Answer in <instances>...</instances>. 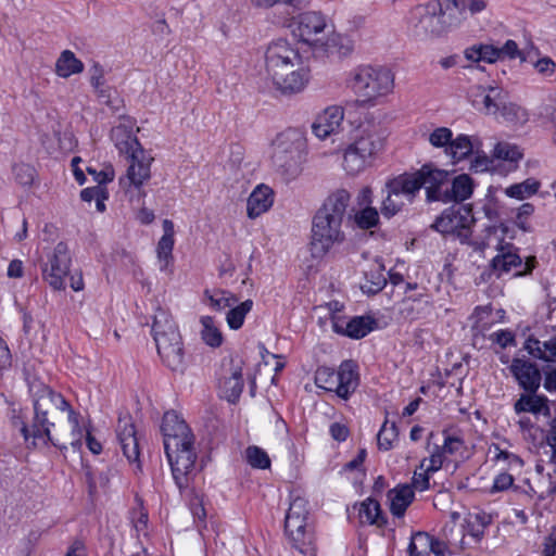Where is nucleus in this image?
I'll return each instance as SVG.
<instances>
[{
	"label": "nucleus",
	"mask_w": 556,
	"mask_h": 556,
	"mask_svg": "<svg viewBox=\"0 0 556 556\" xmlns=\"http://www.w3.org/2000/svg\"><path fill=\"white\" fill-rule=\"evenodd\" d=\"M161 431L174 482L182 494L193 486L201 470L197 467L195 437L187 422L174 410L164 414Z\"/></svg>",
	"instance_id": "nucleus-1"
},
{
	"label": "nucleus",
	"mask_w": 556,
	"mask_h": 556,
	"mask_svg": "<svg viewBox=\"0 0 556 556\" xmlns=\"http://www.w3.org/2000/svg\"><path fill=\"white\" fill-rule=\"evenodd\" d=\"M422 188L429 204L462 203L472 195L475 182L468 174L455 176L453 172L439 168L429 162L414 172H408V177L401 182L402 191L415 193L416 197Z\"/></svg>",
	"instance_id": "nucleus-2"
},
{
	"label": "nucleus",
	"mask_w": 556,
	"mask_h": 556,
	"mask_svg": "<svg viewBox=\"0 0 556 556\" xmlns=\"http://www.w3.org/2000/svg\"><path fill=\"white\" fill-rule=\"evenodd\" d=\"M29 392L33 396L34 406V447L52 444L60 451L67 450L65 444L60 443L51 435V429L54 427V422L49 420L48 414L52 407H55L62 412H67V419L72 425L73 435L71 446L75 451H80L83 446V429L79 424L80 414L73 409L61 393L55 392L41 381H34L29 386Z\"/></svg>",
	"instance_id": "nucleus-3"
},
{
	"label": "nucleus",
	"mask_w": 556,
	"mask_h": 556,
	"mask_svg": "<svg viewBox=\"0 0 556 556\" xmlns=\"http://www.w3.org/2000/svg\"><path fill=\"white\" fill-rule=\"evenodd\" d=\"M351 202V194L345 189H338L331 192L316 211L312 219L311 229V253L315 258H321L330 250L342 244L345 239L343 225L350 219L348 208Z\"/></svg>",
	"instance_id": "nucleus-4"
},
{
	"label": "nucleus",
	"mask_w": 556,
	"mask_h": 556,
	"mask_svg": "<svg viewBox=\"0 0 556 556\" xmlns=\"http://www.w3.org/2000/svg\"><path fill=\"white\" fill-rule=\"evenodd\" d=\"M135 122L123 116L111 129V139L121 154L129 160L126 175L119 178V185L127 191L129 187L140 189L151 178L152 157L146 154L135 135Z\"/></svg>",
	"instance_id": "nucleus-5"
},
{
	"label": "nucleus",
	"mask_w": 556,
	"mask_h": 556,
	"mask_svg": "<svg viewBox=\"0 0 556 556\" xmlns=\"http://www.w3.org/2000/svg\"><path fill=\"white\" fill-rule=\"evenodd\" d=\"M394 73L387 66L358 65L345 74V86L364 103L375 105L394 90Z\"/></svg>",
	"instance_id": "nucleus-6"
},
{
	"label": "nucleus",
	"mask_w": 556,
	"mask_h": 556,
	"mask_svg": "<svg viewBox=\"0 0 556 556\" xmlns=\"http://www.w3.org/2000/svg\"><path fill=\"white\" fill-rule=\"evenodd\" d=\"M273 164L287 180L295 179L306 160V139L298 129L280 132L273 142Z\"/></svg>",
	"instance_id": "nucleus-7"
},
{
	"label": "nucleus",
	"mask_w": 556,
	"mask_h": 556,
	"mask_svg": "<svg viewBox=\"0 0 556 556\" xmlns=\"http://www.w3.org/2000/svg\"><path fill=\"white\" fill-rule=\"evenodd\" d=\"M408 23L417 36L440 37L462 23L446 9V0H430L409 12Z\"/></svg>",
	"instance_id": "nucleus-8"
},
{
	"label": "nucleus",
	"mask_w": 556,
	"mask_h": 556,
	"mask_svg": "<svg viewBox=\"0 0 556 556\" xmlns=\"http://www.w3.org/2000/svg\"><path fill=\"white\" fill-rule=\"evenodd\" d=\"M496 251V255L476 278L477 285L502 279L505 275L510 273H513L514 277H522L532 273L534 258L523 262L519 255V249L513 243H501L497 245Z\"/></svg>",
	"instance_id": "nucleus-9"
},
{
	"label": "nucleus",
	"mask_w": 556,
	"mask_h": 556,
	"mask_svg": "<svg viewBox=\"0 0 556 556\" xmlns=\"http://www.w3.org/2000/svg\"><path fill=\"white\" fill-rule=\"evenodd\" d=\"M476 219L472 215L470 205H452L444 208L440 215L435 217L430 228L442 236H453L463 244L475 245V249H483L481 245L470 241L472 235V226Z\"/></svg>",
	"instance_id": "nucleus-10"
},
{
	"label": "nucleus",
	"mask_w": 556,
	"mask_h": 556,
	"mask_svg": "<svg viewBox=\"0 0 556 556\" xmlns=\"http://www.w3.org/2000/svg\"><path fill=\"white\" fill-rule=\"evenodd\" d=\"M72 255L66 242L60 241L40 263L42 280L53 290H65V278L70 275Z\"/></svg>",
	"instance_id": "nucleus-11"
},
{
	"label": "nucleus",
	"mask_w": 556,
	"mask_h": 556,
	"mask_svg": "<svg viewBox=\"0 0 556 556\" xmlns=\"http://www.w3.org/2000/svg\"><path fill=\"white\" fill-rule=\"evenodd\" d=\"M302 64L299 50L286 39L270 42L265 52L266 72L274 80L281 77V72H288L295 65Z\"/></svg>",
	"instance_id": "nucleus-12"
},
{
	"label": "nucleus",
	"mask_w": 556,
	"mask_h": 556,
	"mask_svg": "<svg viewBox=\"0 0 556 556\" xmlns=\"http://www.w3.org/2000/svg\"><path fill=\"white\" fill-rule=\"evenodd\" d=\"M157 353L163 363L173 371H184L185 352L179 331L153 336Z\"/></svg>",
	"instance_id": "nucleus-13"
},
{
	"label": "nucleus",
	"mask_w": 556,
	"mask_h": 556,
	"mask_svg": "<svg viewBox=\"0 0 556 556\" xmlns=\"http://www.w3.org/2000/svg\"><path fill=\"white\" fill-rule=\"evenodd\" d=\"M376 325V319L369 315L354 316L350 319L338 314H333L331 316V327L333 332L354 340L365 338L375 330Z\"/></svg>",
	"instance_id": "nucleus-14"
},
{
	"label": "nucleus",
	"mask_w": 556,
	"mask_h": 556,
	"mask_svg": "<svg viewBox=\"0 0 556 556\" xmlns=\"http://www.w3.org/2000/svg\"><path fill=\"white\" fill-rule=\"evenodd\" d=\"M285 534L292 548L305 556H313L315 553L314 531L304 520H285Z\"/></svg>",
	"instance_id": "nucleus-15"
},
{
	"label": "nucleus",
	"mask_w": 556,
	"mask_h": 556,
	"mask_svg": "<svg viewBox=\"0 0 556 556\" xmlns=\"http://www.w3.org/2000/svg\"><path fill=\"white\" fill-rule=\"evenodd\" d=\"M476 90L480 92L481 99L473 98V108L484 111L489 114H496L501 112L503 116L514 114L517 116L519 106L515 104H506L505 96L498 88L490 87L489 92L482 86H476Z\"/></svg>",
	"instance_id": "nucleus-16"
},
{
	"label": "nucleus",
	"mask_w": 556,
	"mask_h": 556,
	"mask_svg": "<svg viewBox=\"0 0 556 556\" xmlns=\"http://www.w3.org/2000/svg\"><path fill=\"white\" fill-rule=\"evenodd\" d=\"M406 177H408V172L400 174L387 181L386 189L388 194L380 207L383 217L391 218L403 210L405 203L400 199L401 195L405 197L409 203L415 201V193L410 194L401 190V182H403Z\"/></svg>",
	"instance_id": "nucleus-17"
},
{
	"label": "nucleus",
	"mask_w": 556,
	"mask_h": 556,
	"mask_svg": "<svg viewBox=\"0 0 556 556\" xmlns=\"http://www.w3.org/2000/svg\"><path fill=\"white\" fill-rule=\"evenodd\" d=\"M384 141V131L377 125H368L361 129L359 136H357L351 146L358 151L363 157L372 162L383 150Z\"/></svg>",
	"instance_id": "nucleus-18"
},
{
	"label": "nucleus",
	"mask_w": 556,
	"mask_h": 556,
	"mask_svg": "<svg viewBox=\"0 0 556 556\" xmlns=\"http://www.w3.org/2000/svg\"><path fill=\"white\" fill-rule=\"evenodd\" d=\"M289 26L292 28V34L295 37L311 45L314 41V37L324 31L326 21L324 15L318 12H304L293 17Z\"/></svg>",
	"instance_id": "nucleus-19"
},
{
	"label": "nucleus",
	"mask_w": 556,
	"mask_h": 556,
	"mask_svg": "<svg viewBox=\"0 0 556 556\" xmlns=\"http://www.w3.org/2000/svg\"><path fill=\"white\" fill-rule=\"evenodd\" d=\"M116 435L124 456L129 463L139 462L140 448L135 424L130 416L119 417Z\"/></svg>",
	"instance_id": "nucleus-20"
},
{
	"label": "nucleus",
	"mask_w": 556,
	"mask_h": 556,
	"mask_svg": "<svg viewBox=\"0 0 556 556\" xmlns=\"http://www.w3.org/2000/svg\"><path fill=\"white\" fill-rule=\"evenodd\" d=\"M509 370L525 392L535 393L540 388L542 375L534 363L521 358H514Z\"/></svg>",
	"instance_id": "nucleus-21"
},
{
	"label": "nucleus",
	"mask_w": 556,
	"mask_h": 556,
	"mask_svg": "<svg viewBox=\"0 0 556 556\" xmlns=\"http://www.w3.org/2000/svg\"><path fill=\"white\" fill-rule=\"evenodd\" d=\"M311 79L308 67L299 65L288 72H281V77H276L273 83L277 90L285 96H292L302 92Z\"/></svg>",
	"instance_id": "nucleus-22"
},
{
	"label": "nucleus",
	"mask_w": 556,
	"mask_h": 556,
	"mask_svg": "<svg viewBox=\"0 0 556 556\" xmlns=\"http://www.w3.org/2000/svg\"><path fill=\"white\" fill-rule=\"evenodd\" d=\"M344 118V111L341 106L331 105L318 114L312 125L314 135L319 139H326L339 131Z\"/></svg>",
	"instance_id": "nucleus-23"
},
{
	"label": "nucleus",
	"mask_w": 556,
	"mask_h": 556,
	"mask_svg": "<svg viewBox=\"0 0 556 556\" xmlns=\"http://www.w3.org/2000/svg\"><path fill=\"white\" fill-rule=\"evenodd\" d=\"M337 395L349 400L359 384L358 366L352 359L343 361L337 370Z\"/></svg>",
	"instance_id": "nucleus-24"
},
{
	"label": "nucleus",
	"mask_w": 556,
	"mask_h": 556,
	"mask_svg": "<svg viewBox=\"0 0 556 556\" xmlns=\"http://www.w3.org/2000/svg\"><path fill=\"white\" fill-rule=\"evenodd\" d=\"M273 190L265 185L257 186L248 198L247 213L249 218L254 219L261 216L273 206Z\"/></svg>",
	"instance_id": "nucleus-25"
},
{
	"label": "nucleus",
	"mask_w": 556,
	"mask_h": 556,
	"mask_svg": "<svg viewBox=\"0 0 556 556\" xmlns=\"http://www.w3.org/2000/svg\"><path fill=\"white\" fill-rule=\"evenodd\" d=\"M415 492L409 484H399L388 491L390 511L394 517L402 518L407 507L413 503Z\"/></svg>",
	"instance_id": "nucleus-26"
},
{
	"label": "nucleus",
	"mask_w": 556,
	"mask_h": 556,
	"mask_svg": "<svg viewBox=\"0 0 556 556\" xmlns=\"http://www.w3.org/2000/svg\"><path fill=\"white\" fill-rule=\"evenodd\" d=\"M243 387L244 381L241 367L231 365L230 376L224 377L219 380L222 397L226 399L229 403L235 404L240 399Z\"/></svg>",
	"instance_id": "nucleus-27"
},
{
	"label": "nucleus",
	"mask_w": 556,
	"mask_h": 556,
	"mask_svg": "<svg viewBox=\"0 0 556 556\" xmlns=\"http://www.w3.org/2000/svg\"><path fill=\"white\" fill-rule=\"evenodd\" d=\"M523 349L534 358L548 363L556 362V336L543 342L530 336L526 340Z\"/></svg>",
	"instance_id": "nucleus-28"
},
{
	"label": "nucleus",
	"mask_w": 556,
	"mask_h": 556,
	"mask_svg": "<svg viewBox=\"0 0 556 556\" xmlns=\"http://www.w3.org/2000/svg\"><path fill=\"white\" fill-rule=\"evenodd\" d=\"M517 414L532 413L534 415H549L548 399L545 395L535 393H523L514 404Z\"/></svg>",
	"instance_id": "nucleus-29"
},
{
	"label": "nucleus",
	"mask_w": 556,
	"mask_h": 556,
	"mask_svg": "<svg viewBox=\"0 0 556 556\" xmlns=\"http://www.w3.org/2000/svg\"><path fill=\"white\" fill-rule=\"evenodd\" d=\"M163 236L161 237L156 252L157 257L161 262V270L167 268V266L173 262V249L175 244L174 235V223L170 219L163 220Z\"/></svg>",
	"instance_id": "nucleus-30"
},
{
	"label": "nucleus",
	"mask_w": 556,
	"mask_h": 556,
	"mask_svg": "<svg viewBox=\"0 0 556 556\" xmlns=\"http://www.w3.org/2000/svg\"><path fill=\"white\" fill-rule=\"evenodd\" d=\"M84 68V63L77 59L71 50L62 51L55 63V72L63 78H67L74 74H79Z\"/></svg>",
	"instance_id": "nucleus-31"
},
{
	"label": "nucleus",
	"mask_w": 556,
	"mask_h": 556,
	"mask_svg": "<svg viewBox=\"0 0 556 556\" xmlns=\"http://www.w3.org/2000/svg\"><path fill=\"white\" fill-rule=\"evenodd\" d=\"M488 5L486 0H446V9L453 15L466 18L465 13L469 11L471 15L482 12Z\"/></svg>",
	"instance_id": "nucleus-32"
},
{
	"label": "nucleus",
	"mask_w": 556,
	"mask_h": 556,
	"mask_svg": "<svg viewBox=\"0 0 556 556\" xmlns=\"http://www.w3.org/2000/svg\"><path fill=\"white\" fill-rule=\"evenodd\" d=\"M493 156L496 160L507 162L509 169H516L518 162L523 157V152L517 144L502 141L495 144Z\"/></svg>",
	"instance_id": "nucleus-33"
},
{
	"label": "nucleus",
	"mask_w": 556,
	"mask_h": 556,
	"mask_svg": "<svg viewBox=\"0 0 556 556\" xmlns=\"http://www.w3.org/2000/svg\"><path fill=\"white\" fill-rule=\"evenodd\" d=\"M358 517L361 522L368 525H377L382 527L387 523L386 518L382 516L381 507L378 501L367 498L364 501L358 510Z\"/></svg>",
	"instance_id": "nucleus-34"
},
{
	"label": "nucleus",
	"mask_w": 556,
	"mask_h": 556,
	"mask_svg": "<svg viewBox=\"0 0 556 556\" xmlns=\"http://www.w3.org/2000/svg\"><path fill=\"white\" fill-rule=\"evenodd\" d=\"M384 267L379 265L365 273V281L361 289L365 294L375 295L383 290L387 285V278L383 275Z\"/></svg>",
	"instance_id": "nucleus-35"
},
{
	"label": "nucleus",
	"mask_w": 556,
	"mask_h": 556,
	"mask_svg": "<svg viewBox=\"0 0 556 556\" xmlns=\"http://www.w3.org/2000/svg\"><path fill=\"white\" fill-rule=\"evenodd\" d=\"M472 153V142L470 137L464 134L452 138L451 144L446 148V154L452 157L454 163L467 159Z\"/></svg>",
	"instance_id": "nucleus-36"
},
{
	"label": "nucleus",
	"mask_w": 556,
	"mask_h": 556,
	"mask_svg": "<svg viewBox=\"0 0 556 556\" xmlns=\"http://www.w3.org/2000/svg\"><path fill=\"white\" fill-rule=\"evenodd\" d=\"M370 164L371 162L363 157L351 144L345 149L343 154V168L349 175H356Z\"/></svg>",
	"instance_id": "nucleus-37"
},
{
	"label": "nucleus",
	"mask_w": 556,
	"mask_h": 556,
	"mask_svg": "<svg viewBox=\"0 0 556 556\" xmlns=\"http://www.w3.org/2000/svg\"><path fill=\"white\" fill-rule=\"evenodd\" d=\"M541 187V182L535 178H528L519 184L510 185L505 189V194L517 200H525L535 194Z\"/></svg>",
	"instance_id": "nucleus-38"
},
{
	"label": "nucleus",
	"mask_w": 556,
	"mask_h": 556,
	"mask_svg": "<svg viewBox=\"0 0 556 556\" xmlns=\"http://www.w3.org/2000/svg\"><path fill=\"white\" fill-rule=\"evenodd\" d=\"M168 331L174 332L179 330L169 312L161 306H157L153 315L151 327L152 336L167 333Z\"/></svg>",
	"instance_id": "nucleus-39"
},
{
	"label": "nucleus",
	"mask_w": 556,
	"mask_h": 556,
	"mask_svg": "<svg viewBox=\"0 0 556 556\" xmlns=\"http://www.w3.org/2000/svg\"><path fill=\"white\" fill-rule=\"evenodd\" d=\"M204 296L208 301L210 306L215 311H223L227 307H231L238 302L236 295L229 291L216 289L214 291L205 290Z\"/></svg>",
	"instance_id": "nucleus-40"
},
{
	"label": "nucleus",
	"mask_w": 556,
	"mask_h": 556,
	"mask_svg": "<svg viewBox=\"0 0 556 556\" xmlns=\"http://www.w3.org/2000/svg\"><path fill=\"white\" fill-rule=\"evenodd\" d=\"M202 331L201 338L205 344L211 348H218L223 343V334L220 330L215 326L214 318L211 316L201 317Z\"/></svg>",
	"instance_id": "nucleus-41"
},
{
	"label": "nucleus",
	"mask_w": 556,
	"mask_h": 556,
	"mask_svg": "<svg viewBox=\"0 0 556 556\" xmlns=\"http://www.w3.org/2000/svg\"><path fill=\"white\" fill-rule=\"evenodd\" d=\"M253 301L248 299L235 307H230L227 313L226 320L230 329L238 330L243 326L245 316L251 312Z\"/></svg>",
	"instance_id": "nucleus-42"
},
{
	"label": "nucleus",
	"mask_w": 556,
	"mask_h": 556,
	"mask_svg": "<svg viewBox=\"0 0 556 556\" xmlns=\"http://www.w3.org/2000/svg\"><path fill=\"white\" fill-rule=\"evenodd\" d=\"M93 90L101 104L106 105L113 112H117L119 110L122 100L115 88L103 84L100 88H93Z\"/></svg>",
	"instance_id": "nucleus-43"
},
{
	"label": "nucleus",
	"mask_w": 556,
	"mask_h": 556,
	"mask_svg": "<svg viewBox=\"0 0 556 556\" xmlns=\"http://www.w3.org/2000/svg\"><path fill=\"white\" fill-rule=\"evenodd\" d=\"M315 384L328 392L337 394V370L321 366L315 371Z\"/></svg>",
	"instance_id": "nucleus-44"
},
{
	"label": "nucleus",
	"mask_w": 556,
	"mask_h": 556,
	"mask_svg": "<svg viewBox=\"0 0 556 556\" xmlns=\"http://www.w3.org/2000/svg\"><path fill=\"white\" fill-rule=\"evenodd\" d=\"M245 459L255 469H268L271 464L266 451L256 445H251L245 450Z\"/></svg>",
	"instance_id": "nucleus-45"
},
{
	"label": "nucleus",
	"mask_w": 556,
	"mask_h": 556,
	"mask_svg": "<svg viewBox=\"0 0 556 556\" xmlns=\"http://www.w3.org/2000/svg\"><path fill=\"white\" fill-rule=\"evenodd\" d=\"M11 422L20 432L28 446L34 447V420L30 425L26 422V417L22 415V410L12 409Z\"/></svg>",
	"instance_id": "nucleus-46"
},
{
	"label": "nucleus",
	"mask_w": 556,
	"mask_h": 556,
	"mask_svg": "<svg viewBox=\"0 0 556 556\" xmlns=\"http://www.w3.org/2000/svg\"><path fill=\"white\" fill-rule=\"evenodd\" d=\"M354 223L362 230L374 228L379 224V213L375 207L367 206L354 214Z\"/></svg>",
	"instance_id": "nucleus-47"
},
{
	"label": "nucleus",
	"mask_w": 556,
	"mask_h": 556,
	"mask_svg": "<svg viewBox=\"0 0 556 556\" xmlns=\"http://www.w3.org/2000/svg\"><path fill=\"white\" fill-rule=\"evenodd\" d=\"M399 435L397 427L392 424L390 427L387 426V421L382 425L381 429L377 434L378 447L381 451H389L392 448V443Z\"/></svg>",
	"instance_id": "nucleus-48"
},
{
	"label": "nucleus",
	"mask_w": 556,
	"mask_h": 556,
	"mask_svg": "<svg viewBox=\"0 0 556 556\" xmlns=\"http://www.w3.org/2000/svg\"><path fill=\"white\" fill-rule=\"evenodd\" d=\"M307 501L301 496L294 497L289 506L285 520H304L308 517Z\"/></svg>",
	"instance_id": "nucleus-49"
},
{
	"label": "nucleus",
	"mask_w": 556,
	"mask_h": 556,
	"mask_svg": "<svg viewBox=\"0 0 556 556\" xmlns=\"http://www.w3.org/2000/svg\"><path fill=\"white\" fill-rule=\"evenodd\" d=\"M453 132L447 127H438L429 136V142L435 148H446L451 144Z\"/></svg>",
	"instance_id": "nucleus-50"
},
{
	"label": "nucleus",
	"mask_w": 556,
	"mask_h": 556,
	"mask_svg": "<svg viewBox=\"0 0 556 556\" xmlns=\"http://www.w3.org/2000/svg\"><path fill=\"white\" fill-rule=\"evenodd\" d=\"M16 181L22 186H30L34 181L35 169L28 164H17L13 167Z\"/></svg>",
	"instance_id": "nucleus-51"
},
{
	"label": "nucleus",
	"mask_w": 556,
	"mask_h": 556,
	"mask_svg": "<svg viewBox=\"0 0 556 556\" xmlns=\"http://www.w3.org/2000/svg\"><path fill=\"white\" fill-rule=\"evenodd\" d=\"M87 172L92 176L93 180L98 184L97 186L105 187L108 182L113 181L115 172L112 165H106L103 169L97 170L88 167Z\"/></svg>",
	"instance_id": "nucleus-52"
},
{
	"label": "nucleus",
	"mask_w": 556,
	"mask_h": 556,
	"mask_svg": "<svg viewBox=\"0 0 556 556\" xmlns=\"http://www.w3.org/2000/svg\"><path fill=\"white\" fill-rule=\"evenodd\" d=\"M533 204L529 202L521 204L516 214L515 225L523 231H529L530 227L527 219L533 214Z\"/></svg>",
	"instance_id": "nucleus-53"
},
{
	"label": "nucleus",
	"mask_w": 556,
	"mask_h": 556,
	"mask_svg": "<svg viewBox=\"0 0 556 556\" xmlns=\"http://www.w3.org/2000/svg\"><path fill=\"white\" fill-rule=\"evenodd\" d=\"M514 481L515 479L510 473L506 471L500 472L494 477L493 484L490 489V493L494 494L507 491L514 485Z\"/></svg>",
	"instance_id": "nucleus-54"
},
{
	"label": "nucleus",
	"mask_w": 556,
	"mask_h": 556,
	"mask_svg": "<svg viewBox=\"0 0 556 556\" xmlns=\"http://www.w3.org/2000/svg\"><path fill=\"white\" fill-rule=\"evenodd\" d=\"M446 454L442 450V445L434 444L430 451L428 472H437L440 470L445 462Z\"/></svg>",
	"instance_id": "nucleus-55"
},
{
	"label": "nucleus",
	"mask_w": 556,
	"mask_h": 556,
	"mask_svg": "<svg viewBox=\"0 0 556 556\" xmlns=\"http://www.w3.org/2000/svg\"><path fill=\"white\" fill-rule=\"evenodd\" d=\"M416 540L420 541V543L425 546H429L431 553L435 556H442L444 554V547L441 541L430 536L427 533L418 532L416 533Z\"/></svg>",
	"instance_id": "nucleus-56"
},
{
	"label": "nucleus",
	"mask_w": 556,
	"mask_h": 556,
	"mask_svg": "<svg viewBox=\"0 0 556 556\" xmlns=\"http://www.w3.org/2000/svg\"><path fill=\"white\" fill-rule=\"evenodd\" d=\"M464 444L465 442L462 437L447 434L446 431H444V442L442 444V450L446 455L456 454L464 446Z\"/></svg>",
	"instance_id": "nucleus-57"
},
{
	"label": "nucleus",
	"mask_w": 556,
	"mask_h": 556,
	"mask_svg": "<svg viewBox=\"0 0 556 556\" xmlns=\"http://www.w3.org/2000/svg\"><path fill=\"white\" fill-rule=\"evenodd\" d=\"M490 340L501 348L505 349L509 345H515V334L508 329H501L490 334Z\"/></svg>",
	"instance_id": "nucleus-58"
},
{
	"label": "nucleus",
	"mask_w": 556,
	"mask_h": 556,
	"mask_svg": "<svg viewBox=\"0 0 556 556\" xmlns=\"http://www.w3.org/2000/svg\"><path fill=\"white\" fill-rule=\"evenodd\" d=\"M546 442L552 452L549 462L556 465V417L553 418L548 424V429L546 431Z\"/></svg>",
	"instance_id": "nucleus-59"
},
{
	"label": "nucleus",
	"mask_w": 556,
	"mask_h": 556,
	"mask_svg": "<svg viewBox=\"0 0 556 556\" xmlns=\"http://www.w3.org/2000/svg\"><path fill=\"white\" fill-rule=\"evenodd\" d=\"M493 448H494V457L493 459L495 462H506L508 463L509 465L511 464H522V460L521 458L511 453V452H508V451H505V450H501L500 446L497 444H493Z\"/></svg>",
	"instance_id": "nucleus-60"
},
{
	"label": "nucleus",
	"mask_w": 556,
	"mask_h": 556,
	"mask_svg": "<svg viewBox=\"0 0 556 556\" xmlns=\"http://www.w3.org/2000/svg\"><path fill=\"white\" fill-rule=\"evenodd\" d=\"M541 556H556V526L544 538Z\"/></svg>",
	"instance_id": "nucleus-61"
},
{
	"label": "nucleus",
	"mask_w": 556,
	"mask_h": 556,
	"mask_svg": "<svg viewBox=\"0 0 556 556\" xmlns=\"http://www.w3.org/2000/svg\"><path fill=\"white\" fill-rule=\"evenodd\" d=\"M103 84H105L104 68L100 63L94 62L90 67V85L92 88H100Z\"/></svg>",
	"instance_id": "nucleus-62"
},
{
	"label": "nucleus",
	"mask_w": 556,
	"mask_h": 556,
	"mask_svg": "<svg viewBox=\"0 0 556 556\" xmlns=\"http://www.w3.org/2000/svg\"><path fill=\"white\" fill-rule=\"evenodd\" d=\"M543 387L549 393H556V366H547L543 370Z\"/></svg>",
	"instance_id": "nucleus-63"
},
{
	"label": "nucleus",
	"mask_w": 556,
	"mask_h": 556,
	"mask_svg": "<svg viewBox=\"0 0 556 556\" xmlns=\"http://www.w3.org/2000/svg\"><path fill=\"white\" fill-rule=\"evenodd\" d=\"M330 435L333 440L338 442H343L348 439L350 434L349 428L341 422H333L329 428Z\"/></svg>",
	"instance_id": "nucleus-64"
}]
</instances>
